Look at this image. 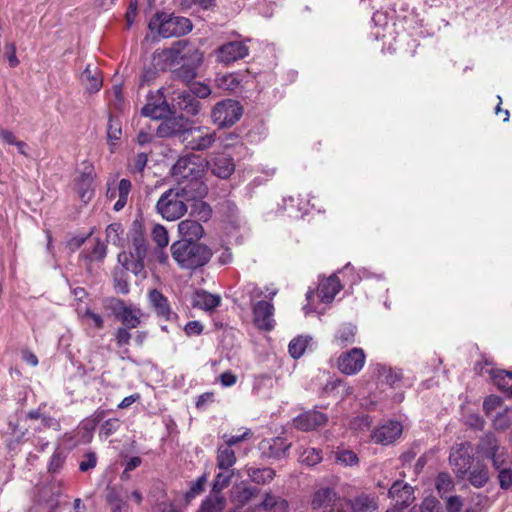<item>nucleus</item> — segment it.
<instances>
[{"instance_id":"nucleus-8","label":"nucleus","mask_w":512,"mask_h":512,"mask_svg":"<svg viewBox=\"0 0 512 512\" xmlns=\"http://www.w3.org/2000/svg\"><path fill=\"white\" fill-rule=\"evenodd\" d=\"M474 454L472 444L469 441L456 443L450 449L449 463L458 480H464L472 468Z\"/></svg>"},{"instance_id":"nucleus-61","label":"nucleus","mask_w":512,"mask_h":512,"mask_svg":"<svg viewBox=\"0 0 512 512\" xmlns=\"http://www.w3.org/2000/svg\"><path fill=\"white\" fill-rule=\"evenodd\" d=\"M252 436V432L250 429H245V431L240 435H233V436H227L226 434L223 435V438L225 439V444L229 447H233L236 444L245 441L249 439Z\"/></svg>"},{"instance_id":"nucleus-23","label":"nucleus","mask_w":512,"mask_h":512,"mask_svg":"<svg viewBox=\"0 0 512 512\" xmlns=\"http://www.w3.org/2000/svg\"><path fill=\"white\" fill-rule=\"evenodd\" d=\"M341 289L342 284L340 279L336 274H332L320 280L317 292L321 302L331 303Z\"/></svg>"},{"instance_id":"nucleus-47","label":"nucleus","mask_w":512,"mask_h":512,"mask_svg":"<svg viewBox=\"0 0 512 512\" xmlns=\"http://www.w3.org/2000/svg\"><path fill=\"white\" fill-rule=\"evenodd\" d=\"M122 486L108 485L105 489V501L109 506L126 502Z\"/></svg>"},{"instance_id":"nucleus-48","label":"nucleus","mask_w":512,"mask_h":512,"mask_svg":"<svg viewBox=\"0 0 512 512\" xmlns=\"http://www.w3.org/2000/svg\"><path fill=\"white\" fill-rule=\"evenodd\" d=\"M207 482L206 474L201 475L196 481L192 482L189 490L185 493L184 499L187 503L191 502L195 497L204 491V486Z\"/></svg>"},{"instance_id":"nucleus-1","label":"nucleus","mask_w":512,"mask_h":512,"mask_svg":"<svg viewBox=\"0 0 512 512\" xmlns=\"http://www.w3.org/2000/svg\"><path fill=\"white\" fill-rule=\"evenodd\" d=\"M171 255L182 269L196 270L205 266L213 253L207 245L189 240H177L171 247Z\"/></svg>"},{"instance_id":"nucleus-64","label":"nucleus","mask_w":512,"mask_h":512,"mask_svg":"<svg viewBox=\"0 0 512 512\" xmlns=\"http://www.w3.org/2000/svg\"><path fill=\"white\" fill-rule=\"evenodd\" d=\"M5 56L9 62L10 67H16L19 64V60L16 56V45L13 42L5 45Z\"/></svg>"},{"instance_id":"nucleus-53","label":"nucleus","mask_w":512,"mask_h":512,"mask_svg":"<svg viewBox=\"0 0 512 512\" xmlns=\"http://www.w3.org/2000/svg\"><path fill=\"white\" fill-rule=\"evenodd\" d=\"M152 238L154 242L157 244L158 248H164L168 245V232L165 229V227L160 224L154 225L152 229Z\"/></svg>"},{"instance_id":"nucleus-52","label":"nucleus","mask_w":512,"mask_h":512,"mask_svg":"<svg viewBox=\"0 0 512 512\" xmlns=\"http://www.w3.org/2000/svg\"><path fill=\"white\" fill-rule=\"evenodd\" d=\"M127 304L124 300L117 297H109L104 300L105 309L109 310L117 319Z\"/></svg>"},{"instance_id":"nucleus-51","label":"nucleus","mask_w":512,"mask_h":512,"mask_svg":"<svg viewBox=\"0 0 512 512\" xmlns=\"http://www.w3.org/2000/svg\"><path fill=\"white\" fill-rule=\"evenodd\" d=\"M121 426V422L118 418H110L104 421L100 426L99 436L107 439L113 435Z\"/></svg>"},{"instance_id":"nucleus-6","label":"nucleus","mask_w":512,"mask_h":512,"mask_svg":"<svg viewBox=\"0 0 512 512\" xmlns=\"http://www.w3.org/2000/svg\"><path fill=\"white\" fill-rule=\"evenodd\" d=\"M475 452L478 457L488 459L495 469H500L507 460V450L500 445L498 437L493 432H486L476 444Z\"/></svg>"},{"instance_id":"nucleus-46","label":"nucleus","mask_w":512,"mask_h":512,"mask_svg":"<svg viewBox=\"0 0 512 512\" xmlns=\"http://www.w3.org/2000/svg\"><path fill=\"white\" fill-rule=\"evenodd\" d=\"M106 416V411L103 409H97L91 416L85 418L81 423L80 427L82 430L89 434H92L99 423Z\"/></svg>"},{"instance_id":"nucleus-37","label":"nucleus","mask_w":512,"mask_h":512,"mask_svg":"<svg viewBox=\"0 0 512 512\" xmlns=\"http://www.w3.org/2000/svg\"><path fill=\"white\" fill-rule=\"evenodd\" d=\"M247 474L251 481L261 485L270 483L276 475L275 470L269 467H249L247 468Z\"/></svg>"},{"instance_id":"nucleus-12","label":"nucleus","mask_w":512,"mask_h":512,"mask_svg":"<svg viewBox=\"0 0 512 512\" xmlns=\"http://www.w3.org/2000/svg\"><path fill=\"white\" fill-rule=\"evenodd\" d=\"M365 359L363 349L355 347L339 355L337 368L345 375H355L363 368Z\"/></svg>"},{"instance_id":"nucleus-19","label":"nucleus","mask_w":512,"mask_h":512,"mask_svg":"<svg viewBox=\"0 0 512 512\" xmlns=\"http://www.w3.org/2000/svg\"><path fill=\"white\" fill-rule=\"evenodd\" d=\"M148 301L158 317L166 321L176 320L178 315L171 310L166 296L158 289H152L148 293Z\"/></svg>"},{"instance_id":"nucleus-41","label":"nucleus","mask_w":512,"mask_h":512,"mask_svg":"<svg viewBox=\"0 0 512 512\" xmlns=\"http://www.w3.org/2000/svg\"><path fill=\"white\" fill-rule=\"evenodd\" d=\"M215 85L217 88L225 92H234L240 86V80L235 74L218 75L215 78Z\"/></svg>"},{"instance_id":"nucleus-4","label":"nucleus","mask_w":512,"mask_h":512,"mask_svg":"<svg viewBox=\"0 0 512 512\" xmlns=\"http://www.w3.org/2000/svg\"><path fill=\"white\" fill-rule=\"evenodd\" d=\"M141 115L149 117L153 120L163 119H177L184 121L180 128L184 125L189 124V120L184 118L182 115L177 117L176 111L172 109V106L166 100V97L162 89H158L154 92H150L147 95V102L141 109Z\"/></svg>"},{"instance_id":"nucleus-25","label":"nucleus","mask_w":512,"mask_h":512,"mask_svg":"<svg viewBox=\"0 0 512 512\" xmlns=\"http://www.w3.org/2000/svg\"><path fill=\"white\" fill-rule=\"evenodd\" d=\"M180 240L197 241L204 235V228L200 222L192 219H185L178 224Z\"/></svg>"},{"instance_id":"nucleus-54","label":"nucleus","mask_w":512,"mask_h":512,"mask_svg":"<svg viewBox=\"0 0 512 512\" xmlns=\"http://www.w3.org/2000/svg\"><path fill=\"white\" fill-rule=\"evenodd\" d=\"M131 329L132 328H128L127 326H121L116 329L114 332V341L117 347L121 348L130 343L132 337L130 333Z\"/></svg>"},{"instance_id":"nucleus-5","label":"nucleus","mask_w":512,"mask_h":512,"mask_svg":"<svg viewBox=\"0 0 512 512\" xmlns=\"http://www.w3.org/2000/svg\"><path fill=\"white\" fill-rule=\"evenodd\" d=\"M187 200L174 187L165 191L156 203L157 212L166 220L174 221L181 218L188 210Z\"/></svg>"},{"instance_id":"nucleus-35","label":"nucleus","mask_w":512,"mask_h":512,"mask_svg":"<svg viewBox=\"0 0 512 512\" xmlns=\"http://www.w3.org/2000/svg\"><path fill=\"white\" fill-rule=\"evenodd\" d=\"M236 462L235 452L232 447L226 444L218 446L217 449V467L221 470H227Z\"/></svg>"},{"instance_id":"nucleus-21","label":"nucleus","mask_w":512,"mask_h":512,"mask_svg":"<svg viewBox=\"0 0 512 512\" xmlns=\"http://www.w3.org/2000/svg\"><path fill=\"white\" fill-rule=\"evenodd\" d=\"M207 164L213 175L224 180L230 178L236 167L234 159L224 153L215 155Z\"/></svg>"},{"instance_id":"nucleus-62","label":"nucleus","mask_w":512,"mask_h":512,"mask_svg":"<svg viewBox=\"0 0 512 512\" xmlns=\"http://www.w3.org/2000/svg\"><path fill=\"white\" fill-rule=\"evenodd\" d=\"M231 481V475L218 473L213 481V491L218 492L226 488Z\"/></svg>"},{"instance_id":"nucleus-14","label":"nucleus","mask_w":512,"mask_h":512,"mask_svg":"<svg viewBox=\"0 0 512 512\" xmlns=\"http://www.w3.org/2000/svg\"><path fill=\"white\" fill-rule=\"evenodd\" d=\"M204 176H194L177 183L175 187L188 202L204 199L208 194V186L203 180Z\"/></svg>"},{"instance_id":"nucleus-9","label":"nucleus","mask_w":512,"mask_h":512,"mask_svg":"<svg viewBox=\"0 0 512 512\" xmlns=\"http://www.w3.org/2000/svg\"><path fill=\"white\" fill-rule=\"evenodd\" d=\"M243 107L236 100L226 99L217 103L211 112L213 123L219 128L229 127L240 120Z\"/></svg>"},{"instance_id":"nucleus-34","label":"nucleus","mask_w":512,"mask_h":512,"mask_svg":"<svg viewBox=\"0 0 512 512\" xmlns=\"http://www.w3.org/2000/svg\"><path fill=\"white\" fill-rule=\"evenodd\" d=\"M491 377L500 391L512 397V372L506 370H492Z\"/></svg>"},{"instance_id":"nucleus-10","label":"nucleus","mask_w":512,"mask_h":512,"mask_svg":"<svg viewBox=\"0 0 512 512\" xmlns=\"http://www.w3.org/2000/svg\"><path fill=\"white\" fill-rule=\"evenodd\" d=\"M291 443L284 437L265 438L258 444L260 458L263 460H281L287 457Z\"/></svg>"},{"instance_id":"nucleus-11","label":"nucleus","mask_w":512,"mask_h":512,"mask_svg":"<svg viewBox=\"0 0 512 512\" xmlns=\"http://www.w3.org/2000/svg\"><path fill=\"white\" fill-rule=\"evenodd\" d=\"M171 174L179 183L194 176H204V169L196 161L195 155H187L177 160L171 168Z\"/></svg>"},{"instance_id":"nucleus-40","label":"nucleus","mask_w":512,"mask_h":512,"mask_svg":"<svg viewBox=\"0 0 512 512\" xmlns=\"http://www.w3.org/2000/svg\"><path fill=\"white\" fill-rule=\"evenodd\" d=\"M107 254V246L99 239L97 238L95 240V244L91 250H84L81 252V256L89 261H103Z\"/></svg>"},{"instance_id":"nucleus-63","label":"nucleus","mask_w":512,"mask_h":512,"mask_svg":"<svg viewBox=\"0 0 512 512\" xmlns=\"http://www.w3.org/2000/svg\"><path fill=\"white\" fill-rule=\"evenodd\" d=\"M446 511L447 512H460L463 503L460 496H446Z\"/></svg>"},{"instance_id":"nucleus-2","label":"nucleus","mask_w":512,"mask_h":512,"mask_svg":"<svg viewBox=\"0 0 512 512\" xmlns=\"http://www.w3.org/2000/svg\"><path fill=\"white\" fill-rule=\"evenodd\" d=\"M131 250L127 253L125 251L118 254V262L130 265V270L135 276H140L145 279L147 272L145 270V259L148 255V243L144 237V232L141 223L133 222L130 231Z\"/></svg>"},{"instance_id":"nucleus-36","label":"nucleus","mask_w":512,"mask_h":512,"mask_svg":"<svg viewBox=\"0 0 512 512\" xmlns=\"http://www.w3.org/2000/svg\"><path fill=\"white\" fill-rule=\"evenodd\" d=\"M200 65L201 64L183 63L179 68L172 71V78L189 84L196 78L197 68Z\"/></svg>"},{"instance_id":"nucleus-33","label":"nucleus","mask_w":512,"mask_h":512,"mask_svg":"<svg viewBox=\"0 0 512 512\" xmlns=\"http://www.w3.org/2000/svg\"><path fill=\"white\" fill-rule=\"evenodd\" d=\"M356 326L345 323L342 324L334 335V342L340 347H346L355 342Z\"/></svg>"},{"instance_id":"nucleus-27","label":"nucleus","mask_w":512,"mask_h":512,"mask_svg":"<svg viewBox=\"0 0 512 512\" xmlns=\"http://www.w3.org/2000/svg\"><path fill=\"white\" fill-rule=\"evenodd\" d=\"M221 303L219 295L211 294L205 290H198L194 294L192 306L206 311L214 310Z\"/></svg>"},{"instance_id":"nucleus-3","label":"nucleus","mask_w":512,"mask_h":512,"mask_svg":"<svg viewBox=\"0 0 512 512\" xmlns=\"http://www.w3.org/2000/svg\"><path fill=\"white\" fill-rule=\"evenodd\" d=\"M148 28L152 32L156 31L163 38H171L188 34L192 30L193 25L187 17L158 11L150 19Z\"/></svg>"},{"instance_id":"nucleus-43","label":"nucleus","mask_w":512,"mask_h":512,"mask_svg":"<svg viewBox=\"0 0 512 512\" xmlns=\"http://www.w3.org/2000/svg\"><path fill=\"white\" fill-rule=\"evenodd\" d=\"M322 459V450L314 447L304 449L299 456L300 462L309 467L317 465Z\"/></svg>"},{"instance_id":"nucleus-31","label":"nucleus","mask_w":512,"mask_h":512,"mask_svg":"<svg viewBox=\"0 0 512 512\" xmlns=\"http://www.w3.org/2000/svg\"><path fill=\"white\" fill-rule=\"evenodd\" d=\"M141 316L142 312L139 307L126 305L117 320H119L123 326H127L128 328H137L141 323Z\"/></svg>"},{"instance_id":"nucleus-28","label":"nucleus","mask_w":512,"mask_h":512,"mask_svg":"<svg viewBox=\"0 0 512 512\" xmlns=\"http://www.w3.org/2000/svg\"><path fill=\"white\" fill-rule=\"evenodd\" d=\"M375 370L379 380L392 388L396 387L403 379L401 369H393L386 365L377 364Z\"/></svg>"},{"instance_id":"nucleus-32","label":"nucleus","mask_w":512,"mask_h":512,"mask_svg":"<svg viewBox=\"0 0 512 512\" xmlns=\"http://www.w3.org/2000/svg\"><path fill=\"white\" fill-rule=\"evenodd\" d=\"M465 479L475 488L484 487L489 481L487 465L478 462L473 470L470 469Z\"/></svg>"},{"instance_id":"nucleus-50","label":"nucleus","mask_w":512,"mask_h":512,"mask_svg":"<svg viewBox=\"0 0 512 512\" xmlns=\"http://www.w3.org/2000/svg\"><path fill=\"white\" fill-rule=\"evenodd\" d=\"M124 229L121 223H111L106 228V238L108 242H111L114 245H119L122 241L121 235L123 234Z\"/></svg>"},{"instance_id":"nucleus-45","label":"nucleus","mask_w":512,"mask_h":512,"mask_svg":"<svg viewBox=\"0 0 512 512\" xmlns=\"http://www.w3.org/2000/svg\"><path fill=\"white\" fill-rule=\"evenodd\" d=\"M225 506V499L222 496L206 497L198 510V512H222Z\"/></svg>"},{"instance_id":"nucleus-60","label":"nucleus","mask_w":512,"mask_h":512,"mask_svg":"<svg viewBox=\"0 0 512 512\" xmlns=\"http://www.w3.org/2000/svg\"><path fill=\"white\" fill-rule=\"evenodd\" d=\"M97 464V455L95 452H87L84 455V460H82L79 464V470L81 472H87L90 469H93L96 467Z\"/></svg>"},{"instance_id":"nucleus-24","label":"nucleus","mask_w":512,"mask_h":512,"mask_svg":"<svg viewBox=\"0 0 512 512\" xmlns=\"http://www.w3.org/2000/svg\"><path fill=\"white\" fill-rule=\"evenodd\" d=\"M172 109L185 112L187 115L195 116L201 110V103L190 92L182 91L177 93L173 99Z\"/></svg>"},{"instance_id":"nucleus-56","label":"nucleus","mask_w":512,"mask_h":512,"mask_svg":"<svg viewBox=\"0 0 512 512\" xmlns=\"http://www.w3.org/2000/svg\"><path fill=\"white\" fill-rule=\"evenodd\" d=\"M420 512H442V507L436 497H426L420 506Z\"/></svg>"},{"instance_id":"nucleus-42","label":"nucleus","mask_w":512,"mask_h":512,"mask_svg":"<svg viewBox=\"0 0 512 512\" xmlns=\"http://www.w3.org/2000/svg\"><path fill=\"white\" fill-rule=\"evenodd\" d=\"M335 461L336 463L344 466V467H353L358 465L359 458L357 454L350 449H340L338 448L335 452Z\"/></svg>"},{"instance_id":"nucleus-57","label":"nucleus","mask_w":512,"mask_h":512,"mask_svg":"<svg viewBox=\"0 0 512 512\" xmlns=\"http://www.w3.org/2000/svg\"><path fill=\"white\" fill-rule=\"evenodd\" d=\"M188 92H190L196 99L207 98L212 93L210 87L201 82L193 83Z\"/></svg>"},{"instance_id":"nucleus-39","label":"nucleus","mask_w":512,"mask_h":512,"mask_svg":"<svg viewBox=\"0 0 512 512\" xmlns=\"http://www.w3.org/2000/svg\"><path fill=\"white\" fill-rule=\"evenodd\" d=\"M312 341L310 336H298L293 338L289 345L288 351L293 359H299L305 353L308 344Z\"/></svg>"},{"instance_id":"nucleus-20","label":"nucleus","mask_w":512,"mask_h":512,"mask_svg":"<svg viewBox=\"0 0 512 512\" xmlns=\"http://www.w3.org/2000/svg\"><path fill=\"white\" fill-rule=\"evenodd\" d=\"M402 425L398 421H389L386 424L376 428L372 432V440L381 445L393 443L402 433Z\"/></svg>"},{"instance_id":"nucleus-13","label":"nucleus","mask_w":512,"mask_h":512,"mask_svg":"<svg viewBox=\"0 0 512 512\" xmlns=\"http://www.w3.org/2000/svg\"><path fill=\"white\" fill-rule=\"evenodd\" d=\"M343 499L338 492L331 487H320L317 489L311 500V507L313 510H322L329 512L334 508L342 505Z\"/></svg>"},{"instance_id":"nucleus-15","label":"nucleus","mask_w":512,"mask_h":512,"mask_svg":"<svg viewBox=\"0 0 512 512\" xmlns=\"http://www.w3.org/2000/svg\"><path fill=\"white\" fill-rule=\"evenodd\" d=\"M249 48L240 41H231L221 45L217 49V59L224 64H231L247 57Z\"/></svg>"},{"instance_id":"nucleus-49","label":"nucleus","mask_w":512,"mask_h":512,"mask_svg":"<svg viewBox=\"0 0 512 512\" xmlns=\"http://www.w3.org/2000/svg\"><path fill=\"white\" fill-rule=\"evenodd\" d=\"M216 134L215 131L212 133H208L204 136H199L197 139H193L190 141L191 149L196 151H203L212 146V144L215 142Z\"/></svg>"},{"instance_id":"nucleus-16","label":"nucleus","mask_w":512,"mask_h":512,"mask_svg":"<svg viewBox=\"0 0 512 512\" xmlns=\"http://www.w3.org/2000/svg\"><path fill=\"white\" fill-rule=\"evenodd\" d=\"M95 178L94 167L89 162L83 163V170L76 180V189L80 200L87 204L94 196L92 184Z\"/></svg>"},{"instance_id":"nucleus-55","label":"nucleus","mask_w":512,"mask_h":512,"mask_svg":"<svg viewBox=\"0 0 512 512\" xmlns=\"http://www.w3.org/2000/svg\"><path fill=\"white\" fill-rule=\"evenodd\" d=\"M65 462V455L61 451H55L51 458L48 465V472L51 474H57L62 469Z\"/></svg>"},{"instance_id":"nucleus-22","label":"nucleus","mask_w":512,"mask_h":512,"mask_svg":"<svg viewBox=\"0 0 512 512\" xmlns=\"http://www.w3.org/2000/svg\"><path fill=\"white\" fill-rule=\"evenodd\" d=\"M389 497L395 501V505L400 508L408 507L414 500V489L409 484L397 480L388 491Z\"/></svg>"},{"instance_id":"nucleus-44","label":"nucleus","mask_w":512,"mask_h":512,"mask_svg":"<svg viewBox=\"0 0 512 512\" xmlns=\"http://www.w3.org/2000/svg\"><path fill=\"white\" fill-rule=\"evenodd\" d=\"M455 484L452 477L447 472H440L436 477V489L441 498L447 496L449 492L454 490Z\"/></svg>"},{"instance_id":"nucleus-7","label":"nucleus","mask_w":512,"mask_h":512,"mask_svg":"<svg viewBox=\"0 0 512 512\" xmlns=\"http://www.w3.org/2000/svg\"><path fill=\"white\" fill-rule=\"evenodd\" d=\"M162 56L177 63L201 64L203 61V55L196 45L186 39L174 42L169 49L164 50L161 54H154L153 61H157Z\"/></svg>"},{"instance_id":"nucleus-30","label":"nucleus","mask_w":512,"mask_h":512,"mask_svg":"<svg viewBox=\"0 0 512 512\" xmlns=\"http://www.w3.org/2000/svg\"><path fill=\"white\" fill-rule=\"evenodd\" d=\"M81 81L90 92H97L102 87V77L97 67L88 64L81 74Z\"/></svg>"},{"instance_id":"nucleus-18","label":"nucleus","mask_w":512,"mask_h":512,"mask_svg":"<svg viewBox=\"0 0 512 512\" xmlns=\"http://www.w3.org/2000/svg\"><path fill=\"white\" fill-rule=\"evenodd\" d=\"M328 421L326 414L317 410H309L294 418V426L301 431H312L324 426Z\"/></svg>"},{"instance_id":"nucleus-17","label":"nucleus","mask_w":512,"mask_h":512,"mask_svg":"<svg viewBox=\"0 0 512 512\" xmlns=\"http://www.w3.org/2000/svg\"><path fill=\"white\" fill-rule=\"evenodd\" d=\"M273 313L274 307L271 303L258 301L253 307L254 324L261 330L271 331L275 325Z\"/></svg>"},{"instance_id":"nucleus-59","label":"nucleus","mask_w":512,"mask_h":512,"mask_svg":"<svg viewBox=\"0 0 512 512\" xmlns=\"http://www.w3.org/2000/svg\"><path fill=\"white\" fill-rule=\"evenodd\" d=\"M497 470L500 487L504 490L509 489L512 486V470L503 466Z\"/></svg>"},{"instance_id":"nucleus-29","label":"nucleus","mask_w":512,"mask_h":512,"mask_svg":"<svg viewBox=\"0 0 512 512\" xmlns=\"http://www.w3.org/2000/svg\"><path fill=\"white\" fill-rule=\"evenodd\" d=\"M347 504L353 512H376L377 510V504L374 497L365 493H361L353 499L347 500Z\"/></svg>"},{"instance_id":"nucleus-26","label":"nucleus","mask_w":512,"mask_h":512,"mask_svg":"<svg viewBox=\"0 0 512 512\" xmlns=\"http://www.w3.org/2000/svg\"><path fill=\"white\" fill-rule=\"evenodd\" d=\"M120 264L121 267H115L112 272L113 288L116 293L127 295L130 292L128 276V271H131L129 268L130 265H125V263Z\"/></svg>"},{"instance_id":"nucleus-58","label":"nucleus","mask_w":512,"mask_h":512,"mask_svg":"<svg viewBox=\"0 0 512 512\" xmlns=\"http://www.w3.org/2000/svg\"><path fill=\"white\" fill-rule=\"evenodd\" d=\"M502 398L497 395H489L484 399L483 410L486 415H490L496 408L501 406Z\"/></svg>"},{"instance_id":"nucleus-38","label":"nucleus","mask_w":512,"mask_h":512,"mask_svg":"<svg viewBox=\"0 0 512 512\" xmlns=\"http://www.w3.org/2000/svg\"><path fill=\"white\" fill-rule=\"evenodd\" d=\"M191 202L190 215L196 217V221L198 222H207L212 216V208L210 205L203 201V199L194 200Z\"/></svg>"}]
</instances>
